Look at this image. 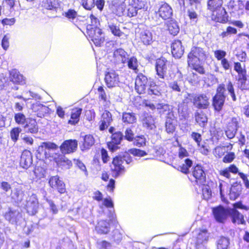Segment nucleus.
<instances>
[{"label":"nucleus","instance_id":"nucleus-1","mask_svg":"<svg viewBox=\"0 0 249 249\" xmlns=\"http://www.w3.org/2000/svg\"><path fill=\"white\" fill-rule=\"evenodd\" d=\"M169 62L166 58L161 56L156 60L155 63V71L156 75L155 81H151L148 89V94L160 95L166 87L165 78L166 76L167 66Z\"/></svg>","mask_w":249,"mask_h":249},{"label":"nucleus","instance_id":"nucleus-2","mask_svg":"<svg viewBox=\"0 0 249 249\" xmlns=\"http://www.w3.org/2000/svg\"><path fill=\"white\" fill-rule=\"evenodd\" d=\"M208 58V54L204 48L193 46L187 55V63L191 70L200 75L206 74L204 67L199 62L205 61Z\"/></svg>","mask_w":249,"mask_h":249},{"label":"nucleus","instance_id":"nucleus-3","mask_svg":"<svg viewBox=\"0 0 249 249\" xmlns=\"http://www.w3.org/2000/svg\"><path fill=\"white\" fill-rule=\"evenodd\" d=\"M210 12H211V19L215 22L221 24L229 23L239 29L243 28L244 27V24L241 20H230L228 13L223 6Z\"/></svg>","mask_w":249,"mask_h":249},{"label":"nucleus","instance_id":"nucleus-4","mask_svg":"<svg viewBox=\"0 0 249 249\" xmlns=\"http://www.w3.org/2000/svg\"><path fill=\"white\" fill-rule=\"evenodd\" d=\"M231 173L233 175L238 174L240 178L243 180L245 186L247 189H249V180L248 176L243 172L239 171L237 166L234 164H231L229 166L220 170L219 174L220 176L225 177L226 178L230 179L231 178Z\"/></svg>","mask_w":249,"mask_h":249},{"label":"nucleus","instance_id":"nucleus-5","mask_svg":"<svg viewBox=\"0 0 249 249\" xmlns=\"http://www.w3.org/2000/svg\"><path fill=\"white\" fill-rule=\"evenodd\" d=\"M123 163L124 160L122 156L117 155L112 158L109 168L111 175L113 178H117L125 172V168Z\"/></svg>","mask_w":249,"mask_h":249},{"label":"nucleus","instance_id":"nucleus-6","mask_svg":"<svg viewBox=\"0 0 249 249\" xmlns=\"http://www.w3.org/2000/svg\"><path fill=\"white\" fill-rule=\"evenodd\" d=\"M191 174L193 176L194 183L198 186L203 185L206 181V173L204 167L197 164L192 168Z\"/></svg>","mask_w":249,"mask_h":249},{"label":"nucleus","instance_id":"nucleus-7","mask_svg":"<svg viewBox=\"0 0 249 249\" xmlns=\"http://www.w3.org/2000/svg\"><path fill=\"white\" fill-rule=\"evenodd\" d=\"M241 119L240 117H233L228 123L225 130V134L229 139L233 138L240 127Z\"/></svg>","mask_w":249,"mask_h":249},{"label":"nucleus","instance_id":"nucleus-8","mask_svg":"<svg viewBox=\"0 0 249 249\" xmlns=\"http://www.w3.org/2000/svg\"><path fill=\"white\" fill-rule=\"evenodd\" d=\"M150 82L151 81L148 82V78L146 76L142 73H138L135 82V89L137 92L140 94L145 93L147 86L148 85L149 86Z\"/></svg>","mask_w":249,"mask_h":249},{"label":"nucleus","instance_id":"nucleus-9","mask_svg":"<svg viewBox=\"0 0 249 249\" xmlns=\"http://www.w3.org/2000/svg\"><path fill=\"white\" fill-rule=\"evenodd\" d=\"M105 74V82L108 88H112L118 86L120 82L119 75L117 71L112 69H107Z\"/></svg>","mask_w":249,"mask_h":249},{"label":"nucleus","instance_id":"nucleus-10","mask_svg":"<svg viewBox=\"0 0 249 249\" xmlns=\"http://www.w3.org/2000/svg\"><path fill=\"white\" fill-rule=\"evenodd\" d=\"M177 124V119L172 110H168L165 117V130L168 134H173L175 132Z\"/></svg>","mask_w":249,"mask_h":249},{"label":"nucleus","instance_id":"nucleus-11","mask_svg":"<svg viewBox=\"0 0 249 249\" xmlns=\"http://www.w3.org/2000/svg\"><path fill=\"white\" fill-rule=\"evenodd\" d=\"M78 142L76 140H65L60 145L59 148L62 154H70L75 152L77 149Z\"/></svg>","mask_w":249,"mask_h":249},{"label":"nucleus","instance_id":"nucleus-12","mask_svg":"<svg viewBox=\"0 0 249 249\" xmlns=\"http://www.w3.org/2000/svg\"><path fill=\"white\" fill-rule=\"evenodd\" d=\"M124 135L122 132L118 131L110 136V141L107 142L108 149L111 152H114L119 148V145L123 140Z\"/></svg>","mask_w":249,"mask_h":249},{"label":"nucleus","instance_id":"nucleus-13","mask_svg":"<svg viewBox=\"0 0 249 249\" xmlns=\"http://www.w3.org/2000/svg\"><path fill=\"white\" fill-rule=\"evenodd\" d=\"M212 213L215 220L223 223L228 218L229 211L222 205H219L212 208Z\"/></svg>","mask_w":249,"mask_h":249},{"label":"nucleus","instance_id":"nucleus-14","mask_svg":"<svg viewBox=\"0 0 249 249\" xmlns=\"http://www.w3.org/2000/svg\"><path fill=\"white\" fill-rule=\"evenodd\" d=\"M193 103L198 109H207L210 106V98L205 94L196 95L193 97Z\"/></svg>","mask_w":249,"mask_h":249},{"label":"nucleus","instance_id":"nucleus-15","mask_svg":"<svg viewBox=\"0 0 249 249\" xmlns=\"http://www.w3.org/2000/svg\"><path fill=\"white\" fill-rule=\"evenodd\" d=\"M48 183L52 188L56 189L59 193L62 194L67 193L66 185L58 176L51 177Z\"/></svg>","mask_w":249,"mask_h":249},{"label":"nucleus","instance_id":"nucleus-16","mask_svg":"<svg viewBox=\"0 0 249 249\" xmlns=\"http://www.w3.org/2000/svg\"><path fill=\"white\" fill-rule=\"evenodd\" d=\"M113 121L112 115L107 110H105L101 115L99 122V129L100 131L106 129Z\"/></svg>","mask_w":249,"mask_h":249},{"label":"nucleus","instance_id":"nucleus-17","mask_svg":"<svg viewBox=\"0 0 249 249\" xmlns=\"http://www.w3.org/2000/svg\"><path fill=\"white\" fill-rule=\"evenodd\" d=\"M158 14L162 19L167 20L172 18L173 9L168 3L162 1L158 11Z\"/></svg>","mask_w":249,"mask_h":249},{"label":"nucleus","instance_id":"nucleus-18","mask_svg":"<svg viewBox=\"0 0 249 249\" xmlns=\"http://www.w3.org/2000/svg\"><path fill=\"white\" fill-rule=\"evenodd\" d=\"M171 49L172 54L176 58H180L184 52V48L179 39L173 40L171 44Z\"/></svg>","mask_w":249,"mask_h":249},{"label":"nucleus","instance_id":"nucleus-19","mask_svg":"<svg viewBox=\"0 0 249 249\" xmlns=\"http://www.w3.org/2000/svg\"><path fill=\"white\" fill-rule=\"evenodd\" d=\"M227 7L231 13L235 14L244 10V4L242 0H230L227 4Z\"/></svg>","mask_w":249,"mask_h":249},{"label":"nucleus","instance_id":"nucleus-20","mask_svg":"<svg viewBox=\"0 0 249 249\" xmlns=\"http://www.w3.org/2000/svg\"><path fill=\"white\" fill-rule=\"evenodd\" d=\"M82 108L75 107L71 109L70 118L68 121V123L72 125H75L80 121V118L82 112Z\"/></svg>","mask_w":249,"mask_h":249},{"label":"nucleus","instance_id":"nucleus-21","mask_svg":"<svg viewBox=\"0 0 249 249\" xmlns=\"http://www.w3.org/2000/svg\"><path fill=\"white\" fill-rule=\"evenodd\" d=\"M229 215L233 224L238 225H245L246 224L243 215L236 209H231L229 211Z\"/></svg>","mask_w":249,"mask_h":249},{"label":"nucleus","instance_id":"nucleus-22","mask_svg":"<svg viewBox=\"0 0 249 249\" xmlns=\"http://www.w3.org/2000/svg\"><path fill=\"white\" fill-rule=\"evenodd\" d=\"M127 53L122 48L117 49L113 52V57L115 62L124 64L128 59Z\"/></svg>","mask_w":249,"mask_h":249},{"label":"nucleus","instance_id":"nucleus-23","mask_svg":"<svg viewBox=\"0 0 249 249\" xmlns=\"http://www.w3.org/2000/svg\"><path fill=\"white\" fill-rule=\"evenodd\" d=\"M174 164L175 168L180 172L187 175L190 172V168L193 165V161L192 160L187 158L181 163L175 162Z\"/></svg>","mask_w":249,"mask_h":249},{"label":"nucleus","instance_id":"nucleus-24","mask_svg":"<svg viewBox=\"0 0 249 249\" xmlns=\"http://www.w3.org/2000/svg\"><path fill=\"white\" fill-rule=\"evenodd\" d=\"M110 224L107 220L102 219L98 221L96 226L95 230L99 234H107L110 231Z\"/></svg>","mask_w":249,"mask_h":249},{"label":"nucleus","instance_id":"nucleus-25","mask_svg":"<svg viewBox=\"0 0 249 249\" xmlns=\"http://www.w3.org/2000/svg\"><path fill=\"white\" fill-rule=\"evenodd\" d=\"M32 155L30 151L27 150H23L20 156V165L23 168L27 169L32 164Z\"/></svg>","mask_w":249,"mask_h":249},{"label":"nucleus","instance_id":"nucleus-26","mask_svg":"<svg viewBox=\"0 0 249 249\" xmlns=\"http://www.w3.org/2000/svg\"><path fill=\"white\" fill-rule=\"evenodd\" d=\"M243 190L242 186L240 182L235 181L231 185L230 191V198L235 200L241 194Z\"/></svg>","mask_w":249,"mask_h":249},{"label":"nucleus","instance_id":"nucleus-27","mask_svg":"<svg viewBox=\"0 0 249 249\" xmlns=\"http://www.w3.org/2000/svg\"><path fill=\"white\" fill-rule=\"evenodd\" d=\"M9 79L14 84L22 85L25 83L23 75L15 69L9 71Z\"/></svg>","mask_w":249,"mask_h":249},{"label":"nucleus","instance_id":"nucleus-28","mask_svg":"<svg viewBox=\"0 0 249 249\" xmlns=\"http://www.w3.org/2000/svg\"><path fill=\"white\" fill-rule=\"evenodd\" d=\"M3 216L9 223L16 224L19 220L20 213L16 210L9 208L8 211L5 213Z\"/></svg>","mask_w":249,"mask_h":249},{"label":"nucleus","instance_id":"nucleus-29","mask_svg":"<svg viewBox=\"0 0 249 249\" xmlns=\"http://www.w3.org/2000/svg\"><path fill=\"white\" fill-rule=\"evenodd\" d=\"M226 97L214 95L212 99V105L213 109L217 112H220L223 108Z\"/></svg>","mask_w":249,"mask_h":249},{"label":"nucleus","instance_id":"nucleus-30","mask_svg":"<svg viewBox=\"0 0 249 249\" xmlns=\"http://www.w3.org/2000/svg\"><path fill=\"white\" fill-rule=\"evenodd\" d=\"M238 87L241 90H249V80H248L247 73L237 77Z\"/></svg>","mask_w":249,"mask_h":249},{"label":"nucleus","instance_id":"nucleus-31","mask_svg":"<svg viewBox=\"0 0 249 249\" xmlns=\"http://www.w3.org/2000/svg\"><path fill=\"white\" fill-rule=\"evenodd\" d=\"M95 142L93 136L90 134L86 135L83 138V141L81 145V149L82 151L89 149Z\"/></svg>","mask_w":249,"mask_h":249},{"label":"nucleus","instance_id":"nucleus-32","mask_svg":"<svg viewBox=\"0 0 249 249\" xmlns=\"http://www.w3.org/2000/svg\"><path fill=\"white\" fill-rule=\"evenodd\" d=\"M122 120L125 124H133L137 122V117L134 113L124 112L122 113Z\"/></svg>","mask_w":249,"mask_h":249},{"label":"nucleus","instance_id":"nucleus-33","mask_svg":"<svg viewBox=\"0 0 249 249\" xmlns=\"http://www.w3.org/2000/svg\"><path fill=\"white\" fill-rule=\"evenodd\" d=\"M90 29H88L87 34L89 38L96 46H100L104 41V37L103 36H95V33Z\"/></svg>","mask_w":249,"mask_h":249},{"label":"nucleus","instance_id":"nucleus-34","mask_svg":"<svg viewBox=\"0 0 249 249\" xmlns=\"http://www.w3.org/2000/svg\"><path fill=\"white\" fill-rule=\"evenodd\" d=\"M195 118L196 122L202 127H204L207 124L208 118L202 111H196L195 113Z\"/></svg>","mask_w":249,"mask_h":249},{"label":"nucleus","instance_id":"nucleus-35","mask_svg":"<svg viewBox=\"0 0 249 249\" xmlns=\"http://www.w3.org/2000/svg\"><path fill=\"white\" fill-rule=\"evenodd\" d=\"M24 128H27L28 132L31 133H36L38 130V127L36 119L29 118L28 119Z\"/></svg>","mask_w":249,"mask_h":249},{"label":"nucleus","instance_id":"nucleus-36","mask_svg":"<svg viewBox=\"0 0 249 249\" xmlns=\"http://www.w3.org/2000/svg\"><path fill=\"white\" fill-rule=\"evenodd\" d=\"M166 27L169 33L173 36L177 35L179 33V26L177 21L175 20H170L168 21L166 23Z\"/></svg>","mask_w":249,"mask_h":249},{"label":"nucleus","instance_id":"nucleus-37","mask_svg":"<svg viewBox=\"0 0 249 249\" xmlns=\"http://www.w3.org/2000/svg\"><path fill=\"white\" fill-rule=\"evenodd\" d=\"M38 208V203L36 199L28 201L25 205L27 212L31 214H35L37 212Z\"/></svg>","mask_w":249,"mask_h":249},{"label":"nucleus","instance_id":"nucleus-38","mask_svg":"<svg viewBox=\"0 0 249 249\" xmlns=\"http://www.w3.org/2000/svg\"><path fill=\"white\" fill-rule=\"evenodd\" d=\"M140 41L144 45H149L152 42V35L149 31H144L142 32L140 36Z\"/></svg>","mask_w":249,"mask_h":249},{"label":"nucleus","instance_id":"nucleus-39","mask_svg":"<svg viewBox=\"0 0 249 249\" xmlns=\"http://www.w3.org/2000/svg\"><path fill=\"white\" fill-rule=\"evenodd\" d=\"M208 230L201 229L196 236V244L200 245L207 242L208 240Z\"/></svg>","mask_w":249,"mask_h":249},{"label":"nucleus","instance_id":"nucleus-40","mask_svg":"<svg viewBox=\"0 0 249 249\" xmlns=\"http://www.w3.org/2000/svg\"><path fill=\"white\" fill-rule=\"evenodd\" d=\"M32 109L35 114L38 117H42L46 113V108L45 106L41 104H35L32 105Z\"/></svg>","mask_w":249,"mask_h":249},{"label":"nucleus","instance_id":"nucleus-41","mask_svg":"<svg viewBox=\"0 0 249 249\" xmlns=\"http://www.w3.org/2000/svg\"><path fill=\"white\" fill-rule=\"evenodd\" d=\"M230 241L229 238L220 236L216 242L217 249H229Z\"/></svg>","mask_w":249,"mask_h":249},{"label":"nucleus","instance_id":"nucleus-42","mask_svg":"<svg viewBox=\"0 0 249 249\" xmlns=\"http://www.w3.org/2000/svg\"><path fill=\"white\" fill-rule=\"evenodd\" d=\"M237 29L236 28L231 26H228L226 30L220 33L219 36L222 39L227 38L237 34Z\"/></svg>","mask_w":249,"mask_h":249},{"label":"nucleus","instance_id":"nucleus-43","mask_svg":"<svg viewBox=\"0 0 249 249\" xmlns=\"http://www.w3.org/2000/svg\"><path fill=\"white\" fill-rule=\"evenodd\" d=\"M223 0H207V8L211 11L223 6Z\"/></svg>","mask_w":249,"mask_h":249},{"label":"nucleus","instance_id":"nucleus-44","mask_svg":"<svg viewBox=\"0 0 249 249\" xmlns=\"http://www.w3.org/2000/svg\"><path fill=\"white\" fill-rule=\"evenodd\" d=\"M43 6L48 10L56 9L59 6V0H43Z\"/></svg>","mask_w":249,"mask_h":249},{"label":"nucleus","instance_id":"nucleus-45","mask_svg":"<svg viewBox=\"0 0 249 249\" xmlns=\"http://www.w3.org/2000/svg\"><path fill=\"white\" fill-rule=\"evenodd\" d=\"M142 124L144 127L147 128L152 129L154 126L155 120L150 115H145L142 119Z\"/></svg>","mask_w":249,"mask_h":249},{"label":"nucleus","instance_id":"nucleus-46","mask_svg":"<svg viewBox=\"0 0 249 249\" xmlns=\"http://www.w3.org/2000/svg\"><path fill=\"white\" fill-rule=\"evenodd\" d=\"M34 174L36 180H40L46 177V170L40 166H36L34 169Z\"/></svg>","mask_w":249,"mask_h":249},{"label":"nucleus","instance_id":"nucleus-47","mask_svg":"<svg viewBox=\"0 0 249 249\" xmlns=\"http://www.w3.org/2000/svg\"><path fill=\"white\" fill-rule=\"evenodd\" d=\"M127 62V66L129 69L132 70L135 73H138V62L137 59L135 56H131L126 61Z\"/></svg>","mask_w":249,"mask_h":249},{"label":"nucleus","instance_id":"nucleus-48","mask_svg":"<svg viewBox=\"0 0 249 249\" xmlns=\"http://www.w3.org/2000/svg\"><path fill=\"white\" fill-rule=\"evenodd\" d=\"M233 70L237 73V76L247 73L245 65L242 66L240 62H234Z\"/></svg>","mask_w":249,"mask_h":249},{"label":"nucleus","instance_id":"nucleus-49","mask_svg":"<svg viewBox=\"0 0 249 249\" xmlns=\"http://www.w3.org/2000/svg\"><path fill=\"white\" fill-rule=\"evenodd\" d=\"M108 28L114 36L120 37L124 35V33L116 24L112 23L108 25Z\"/></svg>","mask_w":249,"mask_h":249},{"label":"nucleus","instance_id":"nucleus-50","mask_svg":"<svg viewBox=\"0 0 249 249\" xmlns=\"http://www.w3.org/2000/svg\"><path fill=\"white\" fill-rule=\"evenodd\" d=\"M23 193L21 189L17 188L14 189V191L11 194V197L16 202H20L22 200Z\"/></svg>","mask_w":249,"mask_h":249},{"label":"nucleus","instance_id":"nucleus-51","mask_svg":"<svg viewBox=\"0 0 249 249\" xmlns=\"http://www.w3.org/2000/svg\"><path fill=\"white\" fill-rule=\"evenodd\" d=\"M21 129L19 127H13L10 131V137L12 141L16 142L18 141Z\"/></svg>","mask_w":249,"mask_h":249},{"label":"nucleus","instance_id":"nucleus-52","mask_svg":"<svg viewBox=\"0 0 249 249\" xmlns=\"http://www.w3.org/2000/svg\"><path fill=\"white\" fill-rule=\"evenodd\" d=\"M81 5L85 9L90 11L95 6V0H82Z\"/></svg>","mask_w":249,"mask_h":249},{"label":"nucleus","instance_id":"nucleus-53","mask_svg":"<svg viewBox=\"0 0 249 249\" xmlns=\"http://www.w3.org/2000/svg\"><path fill=\"white\" fill-rule=\"evenodd\" d=\"M128 152L129 153L132 154L135 157H142L146 156L147 154L145 151L136 148L129 149L128 150Z\"/></svg>","mask_w":249,"mask_h":249},{"label":"nucleus","instance_id":"nucleus-54","mask_svg":"<svg viewBox=\"0 0 249 249\" xmlns=\"http://www.w3.org/2000/svg\"><path fill=\"white\" fill-rule=\"evenodd\" d=\"M134 140V144L138 147L144 146L146 144V139L143 135L136 136Z\"/></svg>","mask_w":249,"mask_h":249},{"label":"nucleus","instance_id":"nucleus-55","mask_svg":"<svg viewBox=\"0 0 249 249\" xmlns=\"http://www.w3.org/2000/svg\"><path fill=\"white\" fill-rule=\"evenodd\" d=\"M14 119L18 124H24L26 122V116L22 113H17L14 115Z\"/></svg>","mask_w":249,"mask_h":249},{"label":"nucleus","instance_id":"nucleus-56","mask_svg":"<svg viewBox=\"0 0 249 249\" xmlns=\"http://www.w3.org/2000/svg\"><path fill=\"white\" fill-rule=\"evenodd\" d=\"M138 9L132 5L131 2L129 1V4L127 9V15L129 17H133L136 16L137 15Z\"/></svg>","mask_w":249,"mask_h":249},{"label":"nucleus","instance_id":"nucleus-57","mask_svg":"<svg viewBox=\"0 0 249 249\" xmlns=\"http://www.w3.org/2000/svg\"><path fill=\"white\" fill-rule=\"evenodd\" d=\"M129 1L138 9L144 8L146 4V0H129Z\"/></svg>","mask_w":249,"mask_h":249},{"label":"nucleus","instance_id":"nucleus-58","mask_svg":"<svg viewBox=\"0 0 249 249\" xmlns=\"http://www.w3.org/2000/svg\"><path fill=\"white\" fill-rule=\"evenodd\" d=\"M77 12L73 9H68L65 13L64 16L70 20H73L77 16Z\"/></svg>","mask_w":249,"mask_h":249},{"label":"nucleus","instance_id":"nucleus-59","mask_svg":"<svg viewBox=\"0 0 249 249\" xmlns=\"http://www.w3.org/2000/svg\"><path fill=\"white\" fill-rule=\"evenodd\" d=\"M235 158V153L233 152L227 153L223 158L222 161L225 163H231Z\"/></svg>","mask_w":249,"mask_h":249},{"label":"nucleus","instance_id":"nucleus-60","mask_svg":"<svg viewBox=\"0 0 249 249\" xmlns=\"http://www.w3.org/2000/svg\"><path fill=\"white\" fill-rule=\"evenodd\" d=\"M124 138L129 142L134 141L135 138L134 133L130 128L128 127L125 129Z\"/></svg>","mask_w":249,"mask_h":249},{"label":"nucleus","instance_id":"nucleus-61","mask_svg":"<svg viewBox=\"0 0 249 249\" xmlns=\"http://www.w3.org/2000/svg\"><path fill=\"white\" fill-rule=\"evenodd\" d=\"M227 89L231 96L232 99L233 101H235L236 100V97L234 92V89L233 87V85L231 81H229L227 85H226Z\"/></svg>","mask_w":249,"mask_h":249},{"label":"nucleus","instance_id":"nucleus-62","mask_svg":"<svg viewBox=\"0 0 249 249\" xmlns=\"http://www.w3.org/2000/svg\"><path fill=\"white\" fill-rule=\"evenodd\" d=\"M187 79L190 83L195 84L199 81L200 77L196 73L193 72L189 74Z\"/></svg>","mask_w":249,"mask_h":249},{"label":"nucleus","instance_id":"nucleus-63","mask_svg":"<svg viewBox=\"0 0 249 249\" xmlns=\"http://www.w3.org/2000/svg\"><path fill=\"white\" fill-rule=\"evenodd\" d=\"M214 56L217 60L220 61L222 59L225 58L227 53L226 51L222 50H216L214 51Z\"/></svg>","mask_w":249,"mask_h":249},{"label":"nucleus","instance_id":"nucleus-64","mask_svg":"<svg viewBox=\"0 0 249 249\" xmlns=\"http://www.w3.org/2000/svg\"><path fill=\"white\" fill-rule=\"evenodd\" d=\"M72 166V161L65 156H64V159L61 161L60 165H59V166H61L67 169L71 168Z\"/></svg>","mask_w":249,"mask_h":249}]
</instances>
